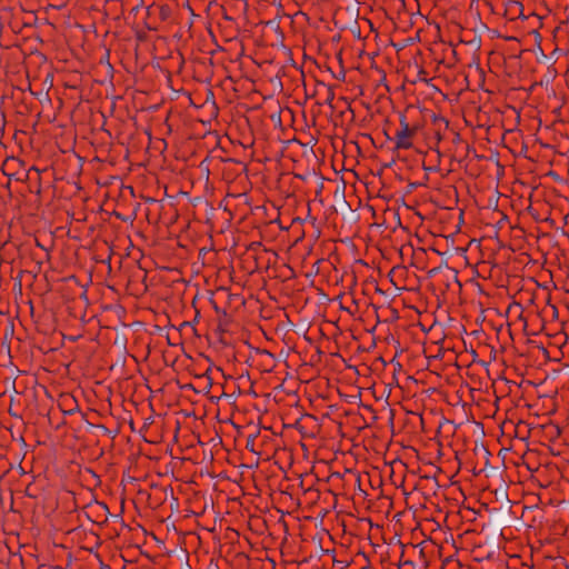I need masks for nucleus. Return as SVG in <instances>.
Returning a JSON list of instances; mask_svg holds the SVG:
<instances>
[{
    "label": "nucleus",
    "instance_id": "obj_1",
    "mask_svg": "<svg viewBox=\"0 0 569 569\" xmlns=\"http://www.w3.org/2000/svg\"><path fill=\"white\" fill-rule=\"evenodd\" d=\"M402 128L401 130H398L396 132V139H397V147L409 149L411 148V142L409 141V137L412 134V130L409 128V126L402 121Z\"/></svg>",
    "mask_w": 569,
    "mask_h": 569
}]
</instances>
